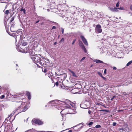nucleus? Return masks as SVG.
<instances>
[{
  "label": "nucleus",
  "instance_id": "1",
  "mask_svg": "<svg viewBox=\"0 0 132 132\" xmlns=\"http://www.w3.org/2000/svg\"><path fill=\"white\" fill-rule=\"evenodd\" d=\"M25 103L24 102H21L19 101L16 102V105L18 107V109H16V110L20 109L19 112H23L26 111L27 109V107L25 105Z\"/></svg>",
  "mask_w": 132,
  "mask_h": 132
},
{
  "label": "nucleus",
  "instance_id": "2",
  "mask_svg": "<svg viewBox=\"0 0 132 132\" xmlns=\"http://www.w3.org/2000/svg\"><path fill=\"white\" fill-rule=\"evenodd\" d=\"M37 55H36L35 56L31 57V59L34 61V62L36 64L37 66H39L38 64H37L36 63H40V62L41 60L40 58L37 56Z\"/></svg>",
  "mask_w": 132,
  "mask_h": 132
},
{
  "label": "nucleus",
  "instance_id": "3",
  "mask_svg": "<svg viewBox=\"0 0 132 132\" xmlns=\"http://www.w3.org/2000/svg\"><path fill=\"white\" fill-rule=\"evenodd\" d=\"M55 2L54 0H48V4H49L50 6V8L51 9H54L56 8V5L54 4Z\"/></svg>",
  "mask_w": 132,
  "mask_h": 132
},
{
  "label": "nucleus",
  "instance_id": "4",
  "mask_svg": "<svg viewBox=\"0 0 132 132\" xmlns=\"http://www.w3.org/2000/svg\"><path fill=\"white\" fill-rule=\"evenodd\" d=\"M32 123L33 125L38 124V125H41L43 123L42 122L39 120L34 119L32 121Z\"/></svg>",
  "mask_w": 132,
  "mask_h": 132
},
{
  "label": "nucleus",
  "instance_id": "5",
  "mask_svg": "<svg viewBox=\"0 0 132 132\" xmlns=\"http://www.w3.org/2000/svg\"><path fill=\"white\" fill-rule=\"evenodd\" d=\"M102 31L101 26L99 24L97 25L95 28L96 32L98 33H100L102 32Z\"/></svg>",
  "mask_w": 132,
  "mask_h": 132
},
{
  "label": "nucleus",
  "instance_id": "6",
  "mask_svg": "<svg viewBox=\"0 0 132 132\" xmlns=\"http://www.w3.org/2000/svg\"><path fill=\"white\" fill-rule=\"evenodd\" d=\"M80 37L84 44L85 45L87 46L88 45V42L87 41L86 39H85L84 37L83 36L81 35Z\"/></svg>",
  "mask_w": 132,
  "mask_h": 132
},
{
  "label": "nucleus",
  "instance_id": "7",
  "mask_svg": "<svg viewBox=\"0 0 132 132\" xmlns=\"http://www.w3.org/2000/svg\"><path fill=\"white\" fill-rule=\"evenodd\" d=\"M35 50L34 49H30L29 50V52L30 55L31 56H35L36 55H37V54H35Z\"/></svg>",
  "mask_w": 132,
  "mask_h": 132
},
{
  "label": "nucleus",
  "instance_id": "8",
  "mask_svg": "<svg viewBox=\"0 0 132 132\" xmlns=\"http://www.w3.org/2000/svg\"><path fill=\"white\" fill-rule=\"evenodd\" d=\"M79 45L80 46V47L85 52V53L86 52V48H85L83 44L81 41H80L79 42Z\"/></svg>",
  "mask_w": 132,
  "mask_h": 132
},
{
  "label": "nucleus",
  "instance_id": "9",
  "mask_svg": "<svg viewBox=\"0 0 132 132\" xmlns=\"http://www.w3.org/2000/svg\"><path fill=\"white\" fill-rule=\"evenodd\" d=\"M94 62H96V63H103V65H110L109 64H108L107 63H103V62L99 60H94Z\"/></svg>",
  "mask_w": 132,
  "mask_h": 132
},
{
  "label": "nucleus",
  "instance_id": "10",
  "mask_svg": "<svg viewBox=\"0 0 132 132\" xmlns=\"http://www.w3.org/2000/svg\"><path fill=\"white\" fill-rule=\"evenodd\" d=\"M59 101L57 100H53L50 102L48 103V104H49L50 103H51L52 104H53L56 103H57Z\"/></svg>",
  "mask_w": 132,
  "mask_h": 132
},
{
  "label": "nucleus",
  "instance_id": "11",
  "mask_svg": "<svg viewBox=\"0 0 132 132\" xmlns=\"http://www.w3.org/2000/svg\"><path fill=\"white\" fill-rule=\"evenodd\" d=\"M68 111H69V112H71L70 113V114H74L76 113L75 109V108L73 109L71 108L69 109Z\"/></svg>",
  "mask_w": 132,
  "mask_h": 132
},
{
  "label": "nucleus",
  "instance_id": "12",
  "mask_svg": "<svg viewBox=\"0 0 132 132\" xmlns=\"http://www.w3.org/2000/svg\"><path fill=\"white\" fill-rule=\"evenodd\" d=\"M108 8L109 10L112 12H116L117 11V9L116 7L113 8L109 7Z\"/></svg>",
  "mask_w": 132,
  "mask_h": 132
},
{
  "label": "nucleus",
  "instance_id": "13",
  "mask_svg": "<svg viewBox=\"0 0 132 132\" xmlns=\"http://www.w3.org/2000/svg\"><path fill=\"white\" fill-rule=\"evenodd\" d=\"M81 124H82L81 123H80L79 125H76V126L74 127V128H75L76 127H78V128L76 130L77 131H79L83 127V126L82 125L81 126V127H78L79 125H80Z\"/></svg>",
  "mask_w": 132,
  "mask_h": 132
},
{
  "label": "nucleus",
  "instance_id": "14",
  "mask_svg": "<svg viewBox=\"0 0 132 132\" xmlns=\"http://www.w3.org/2000/svg\"><path fill=\"white\" fill-rule=\"evenodd\" d=\"M80 107L84 109H86L87 106L84 103H81L80 105Z\"/></svg>",
  "mask_w": 132,
  "mask_h": 132
},
{
  "label": "nucleus",
  "instance_id": "15",
  "mask_svg": "<svg viewBox=\"0 0 132 132\" xmlns=\"http://www.w3.org/2000/svg\"><path fill=\"white\" fill-rule=\"evenodd\" d=\"M42 71L44 73H45L47 71V69L46 68V67H43L42 68Z\"/></svg>",
  "mask_w": 132,
  "mask_h": 132
},
{
  "label": "nucleus",
  "instance_id": "16",
  "mask_svg": "<svg viewBox=\"0 0 132 132\" xmlns=\"http://www.w3.org/2000/svg\"><path fill=\"white\" fill-rule=\"evenodd\" d=\"M17 7V6H15V8L14 7V5L13 6L12 10H11L12 12L13 11H15V12H16L18 10L17 9H16V8Z\"/></svg>",
  "mask_w": 132,
  "mask_h": 132
},
{
  "label": "nucleus",
  "instance_id": "17",
  "mask_svg": "<svg viewBox=\"0 0 132 132\" xmlns=\"http://www.w3.org/2000/svg\"><path fill=\"white\" fill-rule=\"evenodd\" d=\"M5 130V128L4 127L2 126L0 127V132H4Z\"/></svg>",
  "mask_w": 132,
  "mask_h": 132
},
{
  "label": "nucleus",
  "instance_id": "18",
  "mask_svg": "<svg viewBox=\"0 0 132 132\" xmlns=\"http://www.w3.org/2000/svg\"><path fill=\"white\" fill-rule=\"evenodd\" d=\"M26 94L27 96H28V98L29 100H30L31 98V95L30 93L28 92H27Z\"/></svg>",
  "mask_w": 132,
  "mask_h": 132
},
{
  "label": "nucleus",
  "instance_id": "19",
  "mask_svg": "<svg viewBox=\"0 0 132 132\" xmlns=\"http://www.w3.org/2000/svg\"><path fill=\"white\" fill-rule=\"evenodd\" d=\"M21 44L23 46H25L27 45V43L25 41L23 40Z\"/></svg>",
  "mask_w": 132,
  "mask_h": 132
},
{
  "label": "nucleus",
  "instance_id": "20",
  "mask_svg": "<svg viewBox=\"0 0 132 132\" xmlns=\"http://www.w3.org/2000/svg\"><path fill=\"white\" fill-rule=\"evenodd\" d=\"M14 25H13V26L12 25V26H11V27H10V30H11V31H12V32H14V31L13 30V28L14 27Z\"/></svg>",
  "mask_w": 132,
  "mask_h": 132
},
{
  "label": "nucleus",
  "instance_id": "21",
  "mask_svg": "<svg viewBox=\"0 0 132 132\" xmlns=\"http://www.w3.org/2000/svg\"><path fill=\"white\" fill-rule=\"evenodd\" d=\"M132 63V60L126 64V66H129Z\"/></svg>",
  "mask_w": 132,
  "mask_h": 132
},
{
  "label": "nucleus",
  "instance_id": "22",
  "mask_svg": "<svg viewBox=\"0 0 132 132\" xmlns=\"http://www.w3.org/2000/svg\"><path fill=\"white\" fill-rule=\"evenodd\" d=\"M71 73H72V75L73 76H74L75 77H77V76L75 74L74 72L72 71H70Z\"/></svg>",
  "mask_w": 132,
  "mask_h": 132
},
{
  "label": "nucleus",
  "instance_id": "23",
  "mask_svg": "<svg viewBox=\"0 0 132 132\" xmlns=\"http://www.w3.org/2000/svg\"><path fill=\"white\" fill-rule=\"evenodd\" d=\"M20 11H23L24 14H25L26 10L24 9H23L22 8L20 10Z\"/></svg>",
  "mask_w": 132,
  "mask_h": 132
},
{
  "label": "nucleus",
  "instance_id": "24",
  "mask_svg": "<svg viewBox=\"0 0 132 132\" xmlns=\"http://www.w3.org/2000/svg\"><path fill=\"white\" fill-rule=\"evenodd\" d=\"M101 127V126L99 125H96L95 126V127L96 128H100Z\"/></svg>",
  "mask_w": 132,
  "mask_h": 132
},
{
  "label": "nucleus",
  "instance_id": "25",
  "mask_svg": "<svg viewBox=\"0 0 132 132\" xmlns=\"http://www.w3.org/2000/svg\"><path fill=\"white\" fill-rule=\"evenodd\" d=\"M100 111H105L106 112H108L109 111V110H100Z\"/></svg>",
  "mask_w": 132,
  "mask_h": 132
},
{
  "label": "nucleus",
  "instance_id": "26",
  "mask_svg": "<svg viewBox=\"0 0 132 132\" xmlns=\"http://www.w3.org/2000/svg\"><path fill=\"white\" fill-rule=\"evenodd\" d=\"M14 17H13L12 18L11 20H10V22H12L14 20Z\"/></svg>",
  "mask_w": 132,
  "mask_h": 132
},
{
  "label": "nucleus",
  "instance_id": "27",
  "mask_svg": "<svg viewBox=\"0 0 132 132\" xmlns=\"http://www.w3.org/2000/svg\"><path fill=\"white\" fill-rule=\"evenodd\" d=\"M93 123V122H90L88 123V125L89 126L92 125Z\"/></svg>",
  "mask_w": 132,
  "mask_h": 132
},
{
  "label": "nucleus",
  "instance_id": "28",
  "mask_svg": "<svg viewBox=\"0 0 132 132\" xmlns=\"http://www.w3.org/2000/svg\"><path fill=\"white\" fill-rule=\"evenodd\" d=\"M9 13V10H6L5 11V13L7 14Z\"/></svg>",
  "mask_w": 132,
  "mask_h": 132
},
{
  "label": "nucleus",
  "instance_id": "29",
  "mask_svg": "<svg viewBox=\"0 0 132 132\" xmlns=\"http://www.w3.org/2000/svg\"><path fill=\"white\" fill-rule=\"evenodd\" d=\"M97 73L101 77H102V73L100 72H98Z\"/></svg>",
  "mask_w": 132,
  "mask_h": 132
},
{
  "label": "nucleus",
  "instance_id": "30",
  "mask_svg": "<svg viewBox=\"0 0 132 132\" xmlns=\"http://www.w3.org/2000/svg\"><path fill=\"white\" fill-rule=\"evenodd\" d=\"M117 9L120 10H123V7H120V8H117Z\"/></svg>",
  "mask_w": 132,
  "mask_h": 132
},
{
  "label": "nucleus",
  "instance_id": "31",
  "mask_svg": "<svg viewBox=\"0 0 132 132\" xmlns=\"http://www.w3.org/2000/svg\"><path fill=\"white\" fill-rule=\"evenodd\" d=\"M119 6V2H118L116 4V6L117 7H118Z\"/></svg>",
  "mask_w": 132,
  "mask_h": 132
},
{
  "label": "nucleus",
  "instance_id": "32",
  "mask_svg": "<svg viewBox=\"0 0 132 132\" xmlns=\"http://www.w3.org/2000/svg\"><path fill=\"white\" fill-rule=\"evenodd\" d=\"M67 109H64L63 110V111H61V112H60V113H61V114H63V113H62V112L63 111H65L66 110H67Z\"/></svg>",
  "mask_w": 132,
  "mask_h": 132
},
{
  "label": "nucleus",
  "instance_id": "33",
  "mask_svg": "<svg viewBox=\"0 0 132 132\" xmlns=\"http://www.w3.org/2000/svg\"><path fill=\"white\" fill-rule=\"evenodd\" d=\"M5 97V96L4 95H2L1 96V99H3Z\"/></svg>",
  "mask_w": 132,
  "mask_h": 132
},
{
  "label": "nucleus",
  "instance_id": "34",
  "mask_svg": "<svg viewBox=\"0 0 132 132\" xmlns=\"http://www.w3.org/2000/svg\"><path fill=\"white\" fill-rule=\"evenodd\" d=\"M85 59V57H83L82 59L80 60V61L81 62H82V61L83 60H84Z\"/></svg>",
  "mask_w": 132,
  "mask_h": 132
},
{
  "label": "nucleus",
  "instance_id": "35",
  "mask_svg": "<svg viewBox=\"0 0 132 132\" xmlns=\"http://www.w3.org/2000/svg\"><path fill=\"white\" fill-rule=\"evenodd\" d=\"M76 41V39H74L72 43V44L73 45L74 44V43L75 42V41Z\"/></svg>",
  "mask_w": 132,
  "mask_h": 132
},
{
  "label": "nucleus",
  "instance_id": "36",
  "mask_svg": "<svg viewBox=\"0 0 132 132\" xmlns=\"http://www.w3.org/2000/svg\"><path fill=\"white\" fill-rule=\"evenodd\" d=\"M116 123L115 122H114L113 123V126H115L116 125Z\"/></svg>",
  "mask_w": 132,
  "mask_h": 132
},
{
  "label": "nucleus",
  "instance_id": "37",
  "mask_svg": "<svg viewBox=\"0 0 132 132\" xmlns=\"http://www.w3.org/2000/svg\"><path fill=\"white\" fill-rule=\"evenodd\" d=\"M61 29H62V34H63L64 32V29H63L62 28H61Z\"/></svg>",
  "mask_w": 132,
  "mask_h": 132
},
{
  "label": "nucleus",
  "instance_id": "38",
  "mask_svg": "<svg viewBox=\"0 0 132 132\" xmlns=\"http://www.w3.org/2000/svg\"><path fill=\"white\" fill-rule=\"evenodd\" d=\"M17 97H20V98H19V99H20V100H22V99H23V98H21V97L20 96H18Z\"/></svg>",
  "mask_w": 132,
  "mask_h": 132
},
{
  "label": "nucleus",
  "instance_id": "39",
  "mask_svg": "<svg viewBox=\"0 0 132 132\" xmlns=\"http://www.w3.org/2000/svg\"><path fill=\"white\" fill-rule=\"evenodd\" d=\"M104 80H105L106 79V78L104 77L103 76H102V77H101Z\"/></svg>",
  "mask_w": 132,
  "mask_h": 132
},
{
  "label": "nucleus",
  "instance_id": "40",
  "mask_svg": "<svg viewBox=\"0 0 132 132\" xmlns=\"http://www.w3.org/2000/svg\"><path fill=\"white\" fill-rule=\"evenodd\" d=\"M56 28V27L55 26H53L52 28V29H55Z\"/></svg>",
  "mask_w": 132,
  "mask_h": 132
},
{
  "label": "nucleus",
  "instance_id": "41",
  "mask_svg": "<svg viewBox=\"0 0 132 132\" xmlns=\"http://www.w3.org/2000/svg\"><path fill=\"white\" fill-rule=\"evenodd\" d=\"M55 85L56 86H57L58 85V82H56L55 83Z\"/></svg>",
  "mask_w": 132,
  "mask_h": 132
},
{
  "label": "nucleus",
  "instance_id": "42",
  "mask_svg": "<svg viewBox=\"0 0 132 132\" xmlns=\"http://www.w3.org/2000/svg\"><path fill=\"white\" fill-rule=\"evenodd\" d=\"M26 132H31L30 130H28L26 131Z\"/></svg>",
  "mask_w": 132,
  "mask_h": 132
},
{
  "label": "nucleus",
  "instance_id": "43",
  "mask_svg": "<svg viewBox=\"0 0 132 132\" xmlns=\"http://www.w3.org/2000/svg\"><path fill=\"white\" fill-rule=\"evenodd\" d=\"M91 112L90 111V110H89L88 111V113L89 114H90L91 113Z\"/></svg>",
  "mask_w": 132,
  "mask_h": 132
},
{
  "label": "nucleus",
  "instance_id": "44",
  "mask_svg": "<svg viewBox=\"0 0 132 132\" xmlns=\"http://www.w3.org/2000/svg\"><path fill=\"white\" fill-rule=\"evenodd\" d=\"M130 9L132 11V5H130Z\"/></svg>",
  "mask_w": 132,
  "mask_h": 132
},
{
  "label": "nucleus",
  "instance_id": "45",
  "mask_svg": "<svg viewBox=\"0 0 132 132\" xmlns=\"http://www.w3.org/2000/svg\"><path fill=\"white\" fill-rule=\"evenodd\" d=\"M39 21V20H38V21H36L35 22V23H37Z\"/></svg>",
  "mask_w": 132,
  "mask_h": 132
},
{
  "label": "nucleus",
  "instance_id": "46",
  "mask_svg": "<svg viewBox=\"0 0 132 132\" xmlns=\"http://www.w3.org/2000/svg\"><path fill=\"white\" fill-rule=\"evenodd\" d=\"M106 69H105L104 70V74L106 73Z\"/></svg>",
  "mask_w": 132,
  "mask_h": 132
},
{
  "label": "nucleus",
  "instance_id": "47",
  "mask_svg": "<svg viewBox=\"0 0 132 132\" xmlns=\"http://www.w3.org/2000/svg\"><path fill=\"white\" fill-rule=\"evenodd\" d=\"M115 97V96H113V98H112L111 99V100H112Z\"/></svg>",
  "mask_w": 132,
  "mask_h": 132
},
{
  "label": "nucleus",
  "instance_id": "48",
  "mask_svg": "<svg viewBox=\"0 0 132 132\" xmlns=\"http://www.w3.org/2000/svg\"><path fill=\"white\" fill-rule=\"evenodd\" d=\"M116 69H117V68H116V67H114L113 68V69H115V70H116Z\"/></svg>",
  "mask_w": 132,
  "mask_h": 132
},
{
  "label": "nucleus",
  "instance_id": "49",
  "mask_svg": "<svg viewBox=\"0 0 132 132\" xmlns=\"http://www.w3.org/2000/svg\"><path fill=\"white\" fill-rule=\"evenodd\" d=\"M68 132H72V130H69Z\"/></svg>",
  "mask_w": 132,
  "mask_h": 132
},
{
  "label": "nucleus",
  "instance_id": "50",
  "mask_svg": "<svg viewBox=\"0 0 132 132\" xmlns=\"http://www.w3.org/2000/svg\"><path fill=\"white\" fill-rule=\"evenodd\" d=\"M64 40V39L63 38H62V39L61 40V41H63Z\"/></svg>",
  "mask_w": 132,
  "mask_h": 132
},
{
  "label": "nucleus",
  "instance_id": "51",
  "mask_svg": "<svg viewBox=\"0 0 132 132\" xmlns=\"http://www.w3.org/2000/svg\"><path fill=\"white\" fill-rule=\"evenodd\" d=\"M28 51V50H27L26 51V52H24V53H27Z\"/></svg>",
  "mask_w": 132,
  "mask_h": 132
},
{
  "label": "nucleus",
  "instance_id": "52",
  "mask_svg": "<svg viewBox=\"0 0 132 132\" xmlns=\"http://www.w3.org/2000/svg\"><path fill=\"white\" fill-rule=\"evenodd\" d=\"M56 44V42H55L54 43V45H55Z\"/></svg>",
  "mask_w": 132,
  "mask_h": 132
},
{
  "label": "nucleus",
  "instance_id": "53",
  "mask_svg": "<svg viewBox=\"0 0 132 132\" xmlns=\"http://www.w3.org/2000/svg\"><path fill=\"white\" fill-rule=\"evenodd\" d=\"M53 22V23H55L57 24V23H56V22Z\"/></svg>",
  "mask_w": 132,
  "mask_h": 132
},
{
  "label": "nucleus",
  "instance_id": "54",
  "mask_svg": "<svg viewBox=\"0 0 132 132\" xmlns=\"http://www.w3.org/2000/svg\"><path fill=\"white\" fill-rule=\"evenodd\" d=\"M122 111V110H118V111L120 112V111Z\"/></svg>",
  "mask_w": 132,
  "mask_h": 132
},
{
  "label": "nucleus",
  "instance_id": "55",
  "mask_svg": "<svg viewBox=\"0 0 132 132\" xmlns=\"http://www.w3.org/2000/svg\"><path fill=\"white\" fill-rule=\"evenodd\" d=\"M120 129V130H122V128H121V129Z\"/></svg>",
  "mask_w": 132,
  "mask_h": 132
},
{
  "label": "nucleus",
  "instance_id": "56",
  "mask_svg": "<svg viewBox=\"0 0 132 132\" xmlns=\"http://www.w3.org/2000/svg\"><path fill=\"white\" fill-rule=\"evenodd\" d=\"M15 12H13V14Z\"/></svg>",
  "mask_w": 132,
  "mask_h": 132
},
{
  "label": "nucleus",
  "instance_id": "57",
  "mask_svg": "<svg viewBox=\"0 0 132 132\" xmlns=\"http://www.w3.org/2000/svg\"><path fill=\"white\" fill-rule=\"evenodd\" d=\"M97 105H99V104L98 103H97Z\"/></svg>",
  "mask_w": 132,
  "mask_h": 132
},
{
  "label": "nucleus",
  "instance_id": "58",
  "mask_svg": "<svg viewBox=\"0 0 132 132\" xmlns=\"http://www.w3.org/2000/svg\"><path fill=\"white\" fill-rule=\"evenodd\" d=\"M28 118L27 119V121L28 120Z\"/></svg>",
  "mask_w": 132,
  "mask_h": 132
},
{
  "label": "nucleus",
  "instance_id": "59",
  "mask_svg": "<svg viewBox=\"0 0 132 132\" xmlns=\"http://www.w3.org/2000/svg\"><path fill=\"white\" fill-rule=\"evenodd\" d=\"M47 106V105L45 106H46V107Z\"/></svg>",
  "mask_w": 132,
  "mask_h": 132
},
{
  "label": "nucleus",
  "instance_id": "60",
  "mask_svg": "<svg viewBox=\"0 0 132 132\" xmlns=\"http://www.w3.org/2000/svg\"><path fill=\"white\" fill-rule=\"evenodd\" d=\"M70 104V105H71V104Z\"/></svg>",
  "mask_w": 132,
  "mask_h": 132
},
{
  "label": "nucleus",
  "instance_id": "61",
  "mask_svg": "<svg viewBox=\"0 0 132 132\" xmlns=\"http://www.w3.org/2000/svg\"><path fill=\"white\" fill-rule=\"evenodd\" d=\"M131 110H132V108L131 109Z\"/></svg>",
  "mask_w": 132,
  "mask_h": 132
}]
</instances>
